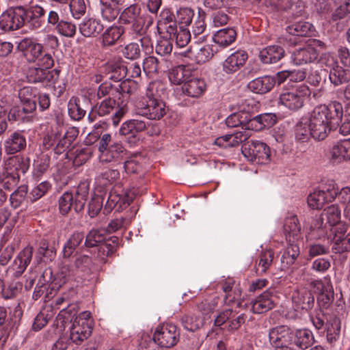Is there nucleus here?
<instances>
[{
    "label": "nucleus",
    "instance_id": "obj_1",
    "mask_svg": "<svg viewBox=\"0 0 350 350\" xmlns=\"http://www.w3.org/2000/svg\"><path fill=\"white\" fill-rule=\"evenodd\" d=\"M343 115L342 104L332 101L328 105H320L314 108L309 118H306L315 140L325 139L332 130L340 124Z\"/></svg>",
    "mask_w": 350,
    "mask_h": 350
},
{
    "label": "nucleus",
    "instance_id": "obj_2",
    "mask_svg": "<svg viewBox=\"0 0 350 350\" xmlns=\"http://www.w3.org/2000/svg\"><path fill=\"white\" fill-rule=\"evenodd\" d=\"M37 89L25 86L18 91L21 107L12 109L10 111L12 119L23 123L33 122L36 110Z\"/></svg>",
    "mask_w": 350,
    "mask_h": 350
},
{
    "label": "nucleus",
    "instance_id": "obj_3",
    "mask_svg": "<svg viewBox=\"0 0 350 350\" xmlns=\"http://www.w3.org/2000/svg\"><path fill=\"white\" fill-rule=\"evenodd\" d=\"M93 266L92 257L86 254L75 256L72 264L64 262L58 271L59 282L64 284L69 281L83 279L89 275Z\"/></svg>",
    "mask_w": 350,
    "mask_h": 350
},
{
    "label": "nucleus",
    "instance_id": "obj_4",
    "mask_svg": "<svg viewBox=\"0 0 350 350\" xmlns=\"http://www.w3.org/2000/svg\"><path fill=\"white\" fill-rule=\"evenodd\" d=\"M137 3L130 5L123 10L120 15V21L124 25H131L130 31L133 35L144 34L153 24V18L147 13L142 14Z\"/></svg>",
    "mask_w": 350,
    "mask_h": 350
},
{
    "label": "nucleus",
    "instance_id": "obj_5",
    "mask_svg": "<svg viewBox=\"0 0 350 350\" xmlns=\"http://www.w3.org/2000/svg\"><path fill=\"white\" fill-rule=\"evenodd\" d=\"M99 159L102 163H119L124 160L128 151L121 142H112L111 135L104 133L98 138Z\"/></svg>",
    "mask_w": 350,
    "mask_h": 350
},
{
    "label": "nucleus",
    "instance_id": "obj_6",
    "mask_svg": "<svg viewBox=\"0 0 350 350\" xmlns=\"http://www.w3.org/2000/svg\"><path fill=\"white\" fill-rule=\"evenodd\" d=\"M105 228H93L86 235L85 245L87 247H99L98 252L108 256L114 253L118 245V237L111 236L107 238Z\"/></svg>",
    "mask_w": 350,
    "mask_h": 350
},
{
    "label": "nucleus",
    "instance_id": "obj_7",
    "mask_svg": "<svg viewBox=\"0 0 350 350\" xmlns=\"http://www.w3.org/2000/svg\"><path fill=\"white\" fill-rule=\"evenodd\" d=\"M116 99L108 97L100 103H97L89 113L88 119L93 122L96 116L105 117L110 116L113 125L117 126L126 112L125 105L120 106L116 104Z\"/></svg>",
    "mask_w": 350,
    "mask_h": 350
},
{
    "label": "nucleus",
    "instance_id": "obj_8",
    "mask_svg": "<svg viewBox=\"0 0 350 350\" xmlns=\"http://www.w3.org/2000/svg\"><path fill=\"white\" fill-rule=\"evenodd\" d=\"M311 92L308 85L301 84L280 94L279 104L291 111H297L303 107Z\"/></svg>",
    "mask_w": 350,
    "mask_h": 350
},
{
    "label": "nucleus",
    "instance_id": "obj_9",
    "mask_svg": "<svg viewBox=\"0 0 350 350\" xmlns=\"http://www.w3.org/2000/svg\"><path fill=\"white\" fill-rule=\"evenodd\" d=\"M180 329L172 323L159 325L153 334L154 342L160 347L170 349L180 340Z\"/></svg>",
    "mask_w": 350,
    "mask_h": 350
},
{
    "label": "nucleus",
    "instance_id": "obj_10",
    "mask_svg": "<svg viewBox=\"0 0 350 350\" xmlns=\"http://www.w3.org/2000/svg\"><path fill=\"white\" fill-rule=\"evenodd\" d=\"M30 160L27 157L16 156L8 160V165L14 167V171L10 172L8 170L3 174L1 183L4 189L12 190L15 188L19 181L18 172L25 174L29 169Z\"/></svg>",
    "mask_w": 350,
    "mask_h": 350
},
{
    "label": "nucleus",
    "instance_id": "obj_11",
    "mask_svg": "<svg viewBox=\"0 0 350 350\" xmlns=\"http://www.w3.org/2000/svg\"><path fill=\"white\" fill-rule=\"evenodd\" d=\"M242 154L248 161L257 164H266L270 161V148L264 142L252 140L242 146Z\"/></svg>",
    "mask_w": 350,
    "mask_h": 350
},
{
    "label": "nucleus",
    "instance_id": "obj_12",
    "mask_svg": "<svg viewBox=\"0 0 350 350\" xmlns=\"http://www.w3.org/2000/svg\"><path fill=\"white\" fill-rule=\"evenodd\" d=\"M90 312L84 311L76 317L70 328V339L72 342L81 344L92 334V327L90 320Z\"/></svg>",
    "mask_w": 350,
    "mask_h": 350
},
{
    "label": "nucleus",
    "instance_id": "obj_13",
    "mask_svg": "<svg viewBox=\"0 0 350 350\" xmlns=\"http://www.w3.org/2000/svg\"><path fill=\"white\" fill-rule=\"evenodd\" d=\"M135 193L131 190L124 191L120 187H116L111 190L104 206V213H109L113 208L118 210L126 208L133 200Z\"/></svg>",
    "mask_w": 350,
    "mask_h": 350
},
{
    "label": "nucleus",
    "instance_id": "obj_14",
    "mask_svg": "<svg viewBox=\"0 0 350 350\" xmlns=\"http://www.w3.org/2000/svg\"><path fill=\"white\" fill-rule=\"evenodd\" d=\"M23 14V5L8 9L0 16V28L5 31L20 29L24 25Z\"/></svg>",
    "mask_w": 350,
    "mask_h": 350
},
{
    "label": "nucleus",
    "instance_id": "obj_15",
    "mask_svg": "<svg viewBox=\"0 0 350 350\" xmlns=\"http://www.w3.org/2000/svg\"><path fill=\"white\" fill-rule=\"evenodd\" d=\"M348 226L345 224H338L332 228V234L329 239L332 243V250L336 254L350 252V231L347 232Z\"/></svg>",
    "mask_w": 350,
    "mask_h": 350
},
{
    "label": "nucleus",
    "instance_id": "obj_16",
    "mask_svg": "<svg viewBox=\"0 0 350 350\" xmlns=\"http://www.w3.org/2000/svg\"><path fill=\"white\" fill-rule=\"evenodd\" d=\"M137 113L149 120H159L167 112L163 100H142L137 105Z\"/></svg>",
    "mask_w": 350,
    "mask_h": 350
},
{
    "label": "nucleus",
    "instance_id": "obj_17",
    "mask_svg": "<svg viewBox=\"0 0 350 350\" xmlns=\"http://www.w3.org/2000/svg\"><path fill=\"white\" fill-rule=\"evenodd\" d=\"M247 319L245 314L242 313L237 315V313L232 309H226L216 317L214 321V325L220 327L224 323H227L228 331L234 332L238 330Z\"/></svg>",
    "mask_w": 350,
    "mask_h": 350
},
{
    "label": "nucleus",
    "instance_id": "obj_18",
    "mask_svg": "<svg viewBox=\"0 0 350 350\" xmlns=\"http://www.w3.org/2000/svg\"><path fill=\"white\" fill-rule=\"evenodd\" d=\"M23 12L24 25L32 30H36L42 27L46 10L42 6L35 5L27 8L23 6Z\"/></svg>",
    "mask_w": 350,
    "mask_h": 350
},
{
    "label": "nucleus",
    "instance_id": "obj_19",
    "mask_svg": "<svg viewBox=\"0 0 350 350\" xmlns=\"http://www.w3.org/2000/svg\"><path fill=\"white\" fill-rule=\"evenodd\" d=\"M44 44L49 45L51 50L42 44V51L38 55L36 62L38 65L45 68H51L54 66V51H53L59 44L57 36L52 34H47L44 38Z\"/></svg>",
    "mask_w": 350,
    "mask_h": 350
},
{
    "label": "nucleus",
    "instance_id": "obj_20",
    "mask_svg": "<svg viewBox=\"0 0 350 350\" xmlns=\"http://www.w3.org/2000/svg\"><path fill=\"white\" fill-rule=\"evenodd\" d=\"M18 50L29 63H34L42 51V44L32 38H25L18 44Z\"/></svg>",
    "mask_w": 350,
    "mask_h": 350
},
{
    "label": "nucleus",
    "instance_id": "obj_21",
    "mask_svg": "<svg viewBox=\"0 0 350 350\" xmlns=\"http://www.w3.org/2000/svg\"><path fill=\"white\" fill-rule=\"evenodd\" d=\"M293 329L287 325L273 327L269 332V340L273 348L284 345H291Z\"/></svg>",
    "mask_w": 350,
    "mask_h": 350
},
{
    "label": "nucleus",
    "instance_id": "obj_22",
    "mask_svg": "<svg viewBox=\"0 0 350 350\" xmlns=\"http://www.w3.org/2000/svg\"><path fill=\"white\" fill-rule=\"evenodd\" d=\"M311 285L319 293L317 301L321 307L327 308L334 301V290L329 281L314 280Z\"/></svg>",
    "mask_w": 350,
    "mask_h": 350
},
{
    "label": "nucleus",
    "instance_id": "obj_23",
    "mask_svg": "<svg viewBox=\"0 0 350 350\" xmlns=\"http://www.w3.org/2000/svg\"><path fill=\"white\" fill-rule=\"evenodd\" d=\"M125 0H99V11L103 21H113L119 15Z\"/></svg>",
    "mask_w": 350,
    "mask_h": 350
},
{
    "label": "nucleus",
    "instance_id": "obj_24",
    "mask_svg": "<svg viewBox=\"0 0 350 350\" xmlns=\"http://www.w3.org/2000/svg\"><path fill=\"white\" fill-rule=\"evenodd\" d=\"M33 255V248L26 247L21 251L15 258L12 265L8 267V271L12 272L14 277L21 276L29 265Z\"/></svg>",
    "mask_w": 350,
    "mask_h": 350
},
{
    "label": "nucleus",
    "instance_id": "obj_25",
    "mask_svg": "<svg viewBox=\"0 0 350 350\" xmlns=\"http://www.w3.org/2000/svg\"><path fill=\"white\" fill-rule=\"evenodd\" d=\"M329 159L333 164L350 160V139L340 140L334 144L329 152Z\"/></svg>",
    "mask_w": 350,
    "mask_h": 350
},
{
    "label": "nucleus",
    "instance_id": "obj_26",
    "mask_svg": "<svg viewBox=\"0 0 350 350\" xmlns=\"http://www.w3.org/2000/svg\"><path fill=\"white\" fill-rule=\"evenodd\" d=\"M248 58L247 53L238 50L229 55L223 62V71L226 74L237 72L245 64Z\"/></svg>",
    "mask_w": 350,
    "mask_h": 350
},
{
    "label": "nucleus",
    "instance_id": "obj_27",
    "mask_svg": "<svg viewBox=\"0 0 350 350\" xmlns=\"http://www.w3.org/2000/svg\"><path fill=\"white\" fill-rule=\"evenodd\" d=\"M27 141L22 131H16L12 133L4 142L5 152L8 154H14L23 150L26 148Z\"/></svg>",
    "mask_w": 350,
    "mask_h": 350
},
{
    "label": "nucleus",
    "instance_id": "obj_28",
    "mask_svg": "<svg viewBox=\"0 0 350 350\" xmlns=\"http://www.w3.org/2000/svg\"><path fill=\"white\" fill-rule=\"evenodd\" d=\"M276 83L275 77L264 75L257 77L247 84V88L255 94H264L270 92Z\"/></svg>",
    "mask_w": 350,
    "mask_h": 350
},
{
    "label": "nucleus",
    "instance_id": "obj_29",
    "mask_svg": "<svg viewBox=\"0 0 350 350\" xmlns=\"http://www.w3.org/2000/svg\"><path fill=\"white\" fill-rule=\"evenodd\" d=\"M319 57V51L312 46L299 49L295 51L291 55L292 62L295 65L301 66L314 62Z\"/></svg>",
    "mask_w": 350,
    "mask_h": 350
},
{
    "label": "nucleus",
    "instance_id": "obj_30",
    "mask_svg": "<svg viewBox=\"0 0 350 350\" xmlns=\"http://www.w3.org/2000/svg\"><path fill=\"white\" fill-rule=\"evenodd\" d=\"M291 345L296 347L298 350H306L314 342L312 332L308 329H300L292 331Z\"/></svg>",
    "mask_w": 350,
    "mask_h": 350
},
{
    "label": "nucleus",
    "instance_id": "obj_31",
    "mask_svg": "<svg viewBox=\"0 0 350 350\" xmlns=\"http://www.w3.org/2000/svg\"><path fill=\"white\" fill-rule=\"evenodd\" d=\"M249 119L247 129L255 131H260L266 127H271L276 122L275 115L271 113H262L254 117L250 113Z\"/></svg>",
    "mask_w": 350,
    "mask_h": 350
},
{
    "label": "nucleus",
    "instance_id": "obj_32",
    "mask_svg": "<svg viewBox=\"0 0 350 350\" xmlns=\"http://www.w3.org/2000/svg\"><path fill=\"white\" fill-rule=\"evenodd\" d=\"M285 55L283 47L279 45H270L262 49L258 55L259 59L262 64H275L281 60Z\"/></svg>",
    "mask_w": 350,
    "mask_h": 350
},
{
    "label": "nucleus",
    "instance_id": "obj_33",
    "mask_svg": "<svg viewBox=\"0 0 350 350\" xmlns=\"http://www.w3.org/2000/svg\"><path fill=\"white\" fill-rule=\"evenodd\" d=\"M214 48L215 46L209 44L196 49L190 47L185 52V55L193 59L198 64H202L211 59L214 54L217 53V49Z\"/></svg>",
    "mask_w": 350,
    "mask_h": 350
},
{
    "label": "nucleus",
    "instance_id": "obj_34",
    "mask_svg": "<svg viewBox=\"0 0 350 350\" xmlns=\"http://www.w3.org/2000/svg\"><path fill=\"white\" fill-rule=\"evenodd\" d=\"M185 94L192 98H199L206 90L204 80L191 76L182 86Z\"/></svg>",
    "mask_w": 350,
    "mask_h": 350
},
{
    "label": "nucleus",
    "instance_id": "obj_35",
    "mask_svg": "<svg viewBox=\"0 0 350 350\" xmlns=\"http://www.w3.org/2000/svg\"><path fill=\"white\" fill-rule=\"evenodd\" d=\"M124 28L120 25H111L107 27L101 36V45L104 48L116 45L122 38Z\"/></svg>",
    "mask_w": 350,
    "mask_h": 350
},
{
    "label": "nucleus",
    "instance_id": "obj_36",
    "mask_svg": "<svg viewBox=\"0 0 350 350\" xmlns=\"http://www.w3.org/2000/svg\"><path fill=\"white\" fill-rule=\"evenodd\" d=\"M79 310V307L77 303L68 304L66 308L61 310L55 320L57 328L62 330L67 323H72L75 319L79 317V315H77Z\"/></svg>",
    "mask_w": 350,
    "mask_h": 350
},
{
    "label": "nucleus",
    "instance_id": "obj_37",
    "mask_svg": "<svg viewBox=\"0 0 350 350\" xmlns=\"http://www.w3.org/2000/svg\"><path fill=\"white\" fill-rule=\"evenodd\" d=\"M79 310V307L77 303L68 304L66 308L61 310L55 320L57 328L62 330L67 323H72L75 319L79 317V315H77Z\"/></svg>",
    "mask_w": 350,
    "mask_h": 350
},
{
    "label": "nucleus",
    "instance_id": "obj_38",
    "mask_svg": "<svg viewBox=\"0 0 350 350\" xmlns=\"http://www.w3.org/2000/svg\"><path fill=\"white\" fill-rule=\"evenodd\" d=\"M103 28L100 21L93 18H85L79 26L80 33L87 38L96 37L103 31Z\"/></svg>",
    "mask_w": 350,
    "mask_h": 350
},
{
    "label": "nucleus",
    "instance_id": "obj_39",
    "mask_svg": "<svg viewBox=\"0 0 350 350\" xmlns=\"http://www.w3.org/2000/svg\"><path fill=\"white\" fill-rule=\"evenodd\" d=\"M284 232L288 242L297 241L301 237V227L296 215L286 217L284 224Z\"/></svg>",
    "mask_w": 350,
    "mask_h": 350
},
{
    "label": "nucleus",
    "instance_id": "obj_40",
    "mask_svg": "<svg viewBox=\"0 0 350 350\" xmlns=\"http://www.w3.org/2000/svg\"><path fill=\"white\" fill-rule=\"evenodd\" d=\"M275 296L269 291H265L254 301L252 310L256 314H262L271 310L275 306Z\"/></svg>",
    "mask_w": 350,
    "mask_h": 350
},
{
    "label": "nucleus",
    "instance_id": "obj_41",
    "mask_svg": "<svg viewBox=\"0 0 350 350\" xmlns=\"http://www.w3.org/2000/svg\"><path fill=\"white\" fill-rule=\"evenodd\" d=\"M292 301L297 310H308L314 306V297L311 291L301 290L293 293Z\"/></svg>",
    "mask_w": 350,
    "mask_h": 350
},
{
    "label": "nucleus",
    "instance_id": "obj_42",
    "mask_svg": "<svg viewBox=\"0 0 350 350\" xmlns=\"http://www.w3.org/2000/svg\"><path fill=\"white\" fill-rule=\"evenodd\" d=\"M325 218L322 215H317L312 218L309 230L307 232L308 240H317L323 237L326 233V224H324Z\"/></svg>",
    "mask_w": 350,
    "mask_h": 350
},
{
    "label": "nucleus",
    "instance_id": "obj_43",
    "mask_svg": "<svg viewBox=\"0 0 350 350\" xmlns=\"http://www.w3.org/2000/svg\"><path fill=\"white\" fill-rule=\"evenodd\" d=\"M237 32L233 28H224L213 36V42L221 48H226L236 40Z\"/></svg>",
    "mask_w": 350,
    "mask_h": 350
},
{
    "label": "nucleus",
    "instance_id": "obj_44",
    "mask_svg": "<svg viewBox=\"0 0 350 350\" xmlns=\"http://www.w3.org/2000/svg\"><path fill=\"white\" fill-rule=\"evenodd\" d=\"M274 258V252L271 250H262L256 260L254 269L257 275L265 273L271 266Z\"/></svg>",
    "mask_w": 350,
    "mask_h": 350
},
{
    "label": "nucleus",
    "instance_id": "obj_45",
    "mask_svg": "<svg viewBox=\"0 0 350 350\" xmlns=\"http://www.w3.org/2000/svg\"><path fill=\"white\" fill-rule=\"evenodd\" d=\"M300 254V249L298 243L288 242V245L284 250L281 256V263L283 268H288L293 265Z\"/></svg>",
    "mask_w": 350,
    "mask_h": 350
},
{
    "label": "nucleus",
    "instance_id": "obj_46",
    "mask_svg": "<svg viewBox=\"0 0 350 350\" xmlns=\"http://www.w3.org/2000/svg\"><path fill=\"white\" fill-rule=\"evenodd\" d=\"M90 190L88 181H81L78 185L75 195V211L79 213L83 210Z\"/></svg>",
    "mask_w": 350,
    "mask_h": 350
},
{
    "label": "nucleus",
    "instance_id": "obj_47",
    "mask_svg": "<svg viewBox=\"0 0 350 350\" xmlns=\"http://www.w3.org/2000/svg\"><path fill=\"white\" fill-rule=\"evenodd\" d=\"M249 118V112L239 111L228 116L225 122L226 126L229 128L241 127V129H247Z\"/></svg>",
    "mask_w": 350,
    "mask_h": 350
},
{
    "label": "nucleus",
    "instance_id": "obj_48",
    "mask_svg": "<svg viewBox=\"0 0 350 350\" xmlns=\"http://www.w3.org/2000/svg\"><path fill=\"white\" fill-rule=\"evenodd\" d=\"M285 8H282V15L287 20H293L297 17L301 16L304 13L305 6L301 1H297L293 2L292 0H288Z\"/></svg>",
    "mask_w": 350,
    "mask_h": 350
},
{
    "label": "nucleus",
    "instance_id": "obj_49",
    "mask_svg": "<svg viewBox=\"0 0 350 350\" xmlns=\"http://www.w3.org/2000/svg\"><path fill=\"white\" fill-rule=\"evenodd\" d=\"M165 89L163 83L159 81L150 82L146 90L145 96L142 100H163Z\"/></svg>",
    "mask_w": 350,
    "mask_h": 350
},
{
    "label": "nucleus",
    "instance_id": "obj_50",
    "mask_svg": "<svg viewBox=\"0 0 350 350\" xmlns=\"http://www.w3.org/2000/svg\"><path fill=\"white\" fill-rule=\"evenodd\" d=\"M340 320L336 315L331 316L327 319V324H326V337L329 343L336 342L339 339L340 336Z\"/></svg>",
    "mask_w": 350,
    "mask_h": 350
},
{
    "label": "nucleus",
    "instance_id": "obj_51",
    "mask_svg": "<svg viewBox=\"0 0 350 350\" xmlns=\"http://www.w3.org/2000/svg\"><path fill=\"white\" fill-rule=\"evenodd\" d=\"M183 328L189 332H196L203 327L204 320L194 314H185L180 318Z\"/></svg>",
    "mask_w": 350,
    "mask_h": 350
},
{
    "label": "nucleus",
    "instance_id": "obj_52",
    "mask_svg": "<svg viewBox=\"0 0 350 350\" xmlns=\"http://www.w3.org/2000/svg\"><path fill=\"white\" fill-rule=\"evenodd\" d=\"M312 31V25L304 21L294 23L286 27V31L289 34L295 36H309Z\"/></svg>",
    "mask_w": 350,
    "mask_h": 350
},
{
    "label": "nucleus",
    "instance_id": "obj_53",
    "mask_svg": "<svg viewBox=\"0 0 350 350\" xmlns=\"http://www.w3.org/2000/svg\"><path fill=\"white\" fill-rule=\"evenodd\" d=\"M105 70L109 76V79L115 81H120L126 77V66L122 62H108L105 66Z\"/></svg>",
    "mask_w": 350,
    "mask_h": 350
},
{
    "label": "nucleus",
    "instance_id": "obj_54",
    "mask_svg": "<svg viewBox=\"0 0 350 350\" xmlns=\"http://www.w3.org/2000/svg\"><path fill=\"white\" fill-rule=\"evenodd\" d=\"M146 128L145 122L139 120H130L122 124L120 133L122 135H131L134 137L136 133L143 131Z\"/></svg>",
    "mask_w": 350,
    "mask_h": 350
},
{
    "label": "nucleus",
    "instance_id": "obj_55",
    "mask_svg": "<svg viewBox=\"0 0 350 350\" xmlns=\"http://www.w3.org/2000/svg\"><path fill=\"white\" fill-rule=\"evenodd\" d=\"M83 239V232H75L64 244L62 251L64 258H70L75 249L82 243Z\"/></svg>",
    "mask_w": 350,
    "mask_h": 350
},
{
    "label": "nucleus",
    "instance_id": "obj_56",
    "mask_svg": "<svg viewBox=\"0 0 350 350\" xmlns=\"http://www.w3.org/2000/svg\"><path fill=\"white\" fill-rule=\"evenodd\" d=\"M329 79L335 86L348 83L350 81V70L339 66L333 67L329 71Z\"/></svg>",
    "mask_w": 350,
    "mask_h": 350
},
{
    "label": "nucleus",
    "instance_id": "obj_57",
    "mask_svg": "<svg viewBox=\"0 0 350 350\" xmlns=\"http://www.w3.org/2000/svg\"><path fill=\"white\" fill-rule=\"evenodd\" d=\"M192 76L191 70L185 66H179L174 68L169 76L170 81L174 85H185V82Z\"/></svg>",
    "mask_w": 350,
    "mask_h": 350
},
{
    "label": "nucleus",
    "instance_id": "obj_58",
    "mask_svg": "<svg viewBox=\"0 0 350 350\" xmlns=\"http://www.w3.org/2000/svg\"><path fill=\"white\" fill-rule=\"evenodd\" d=\"M51 157L48 154L42 152L40 154L33 163V176L35 178H40L45 174L50 166Z\"/></svg>",
    "mask_w": 350,
    "mask_h": 350
},
{
    "label": "nucleus",
    "instance_id": "obj_59",
    "mask_svg": "<svg viewBox=\"0 0 350 350\" xmlns=\"http://www.w3.org/2000/svg\"><path fill=\"white\" fill-rule=\"evenodd\" d=\"M68 112L70 118L75 121L81 120L86 114V111L82 109L78 97L72 96L68 103Z\"/></svg>",
    "mask_w": 350,
    "mask_h": 350
},
{
    "label": "nucleus",
    "instance_id": "obj_60",
    "mask_svg": "<svg viewBox=\"0 0 350 350\" xmlns=\"http://www.w3.org/2000/svg\"><path fill=\"white\" fill-rule=\"evenodd\" d=\"M295 135L296 140L301 143L308 142L310 137L313 138V133L306 118L297 124Z\"/></svg>",
    "mask_w": 350,
    "mask_h": 350
},
{
    "label": "nucleus",
    "instance_id": "obj_61",
    "mask_svg": "<svg viewBox=\"0 0 350 350\" xmlns=\"http://www.w3.org/2000/svg\"><path fill=\"white\" fill-rule=\"evenodd\" d=\"M307 202L308 206L312 209H321L325 204L329 203L323 191L319 189H315L308 196Z\"/></svg>",
    "mask_w": 350,
    "mask_h": 350
},
{
    "label": "nucleus",
    "instance_id": "obj_62",
    "mask_svg": "<svg viewBox=\"0 0 350 350\" xmlns=\"http://www.w3.org/2000/svg\"><path fill=\"white\" fill-rule=\"evenodd\" d=\"M143 70L149 77L157 75L160 70L159 59L154 56H148L144 59Z\"/></svg>",
    "mask_w": 350,
    "mask_h": 350
},
{
    "label": "nucleus",
    "instance_id": "obj_63",
    "mask_svg": "<svg viewBox=\"0 0 350 350\" xmlns=\"http://www.w3.org/2000/svg\"><path fill=\"white\" fill-rule=\"evenodd\" d=\"M28 192L27 185H21L10 197V205L14 208H18L25 201Z\"/></svg>",
    "mask_w": 350,
    "mask_h": 350
},
{
    "label": "nucleus",
    "instance_id": "obj_64",
    "mask_svg": "<svg viewBox=\"0 0 350 350\" xmlns=\"http://www.w3.org/2000/svg\"><path fill=\"white\" fill-rule=\"evenodd\" d=\"M116 88L118 91L117 96V99L118 100L121 99V98L123 99H129L136 90L135 85L129 79L116 85Z\"/></svg>",
    "mask_w": 350,
    "mask_h": 350
}]
</instances>
